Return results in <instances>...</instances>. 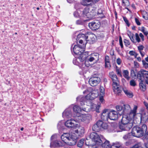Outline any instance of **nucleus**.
Listing matches in <instances>:
<instances>
[{
  "instance_id": "1",
  "label": "nucleus",
  "mask_w": 148,
  "mask_h": 148,
  "mask_svg": "<svg viewBox=\"0 0 148 148\" xmlns=\"http://www.w3.org/2000/svg\"><path fill=\"white\" fill-rule=\"evenodd\" d=\"M77 137L75 133H65L61 136V139L62 141L56 140L51 143V147L62 146L64 145V143L70 145H73L75 144Z\"/></svg>"
},
{
  "instance_id": "2",
  "label": "nucleus",
  "mask_w": 148,
  "mask_h": 148,
  "mask_svg": "<svg viewBox=\"0 0 148 148\" xmlns=\"http://www.w3.org/2000/svg\"><path fill=\"white\" fill-rule=\"evenodd\" d=\"M90 137L91 140V143L90 142L88 144H87L86 142V144L87 145H89V148H92V145H99L102 144V141L104 140V138L103 136L99 135L95 133H91L90 136Z\"/></svg>"
},
{
  "instance_id": "3",
  "label": "nucleus",
  "mask_w": 148,
  "mask_h": 148,
  "mask_svg": "<svg viewBox=\"0 0 148 148\" xmlns=\"http://www.w3.org/2000/svg\"><path fill=\"white\" fill-rule=\"evenodd\" d=\"M85 99V98L82 96H79L77 98V100L81 102L80 107L76 105H75L73 107V110L77 114V116L79 115V114L82 111L87 112L89 111L88 106L84 103V101Z\"/></svg>"
},
{
  "instance_id": "4",
  "label": "nucleus",
  "mask_w": 148,
  "mask_h": 148,
  "mask_svg": "<svg viewBox=\"0 0 148 148\" xmlns=\"http://www.w3.org/2000/svg\"><path fill=\"white\" fill-rule=\"evenodd\" d=\"M129 114L123 115L122 119V125L120 126V128L123 130H129L133 125L132 120H135L136 118H130Z\"/></svg>"
},
{
  "instance_id": "5",
  "label": "nucleus",
  "mask_w": 148,
  "mask_h": 148,
  "mask_svg": "<svg viewBox=\"0 0 148 148\" xmlns=\"http://www.w3.org/2000/svg\"><path fill=\"white\" fill-rule=\"evenodd\" d=\"M147 130V127L145 124L142 125L141 128L137 126H134L132 129V134L133 136L140 137L143 135Z\"/></svg>"
},
{
  "instance_id": "6",
  "label": "nucleus",
  "mask_w": 148,
  "mask_h": 148,
  "mask_svg": "<svg viewBox=\"0 0 148 148\" xmlns=\"http://www.w3.org/2000/svg\"><path fill=\"white\" fill-rule=\"evenodd\" d=\"M99 55L97 53H93L90 55H88V57L85 62V64L83 65L84 66H86L87 67L89 66L90 64L88 63V61L90 62H94L96 63L99 60Z\"/></svg>"
},
{
  "instance_id": "7",
  "label": "nucleus",
  "mask_w": 148,
  "mask_h": 148,
  "mask_svg": "<svg viewBox=\"0 0 148 148\" xmlns=\"http://www.w3.org/2000/svg\"><path fill=\"white\" fill-rule=\"evenodd\" d=\"M108 127V125L106 123L99 121L93 126L92 129L94 131L99 132L102 129H106Z\"/></svg>"
},
{
  "instance_id": "8",
  "label": "nucleus",
  "mask_w": 148,
  "mask_h": 148,
  "mask_svg": "<svg viewBox=\"0 0 148 148\" xmlns=\"http://www.w3.org/2000/svg\"><path fill=\"white\" fill-rule=\"evenodd\" d=\"M95 11L92 8H86L83 10L82 14V17L88 19L91 18L95 14Z\"/></svg>"
},
{
  "instance_id": "9",
  "label": "nucleus",
  "mask_w": 148,
  "mask_h": 148,
  "mask_svg": "<svg viewBox=\"0 0 148 148\" xmlns=\"http://www.w3.org/2000/svg\"><path fill=\"white\" fill-rule=\"evenodd\" d=\"M137 78L140 80H143L145 79L146 83L148 84V71L142 70L138 73Z\"/></svg>"
},
{
  "instance_id": "10",
  "label": "nucleus",
  "mask_w": 148,
  "mask_h": 148,
  "mask_svg": "<svg viewBox=\"0 0 148 148\" xmlns=\"http://www.w3.org/2000/svg\"><path fill=\"white\" fill-rule=\"evenodd\" d=\"M88 34H79L77 36V38H80L79 42L80 44L83 43V47H85L87 43V39L88 38Z\"/></svg>"
},
{
  "instance_id": "11",
  "label": "nucleus",
  "mask_w": 148,
  "mask_h": 148,
  "mask_svg": "<svg viewBox=\"0 0 148 148\" xmlns=\"http://www.w3.org/2000/svg\"><path fill=\"white\" fill-rule=\"evenodd\" d=\"M77 116L79 117V119L81 121L85 123H88L91 119V116L90 115L87 114H82Z\"/></svg>"
},
{
  "instance_id": "12",
  "label": "nucleus",
  "mask_w": 148,
  "mask_h": 148,
  "mask_svg": "<svg viewBox=\"0 0 148 148\" xmlns=\"http://www.w3.org/2000/svg\"><path fill=\"white\" fill-rule=\"evenodd\" d=\"M138 116H140V122L142 123H145L148 122V114L145 112L142 114L137 113L136 119H137Z\"/></svg>"
},
{
  "instance_id": "13",
  "label": "nucleus",
  "mask_w": 148,
  "mask_h": 148,
  "mask_svg": "<svg viewBox=\"0 0 148 148\" xmlns=\"http://www.w3.org/2000/svg\"><path fill=\"white\" fill-rule=\"evenodd\" d=\"M73 63L74 64L78 66L80 68H81L83 71H84L85 69L87 68L86 66H84L83 65L85 64H84L83 62L79 57L77 58H74L73 60Z\"/></svg>"
},
{
  "instance_id": "14",
  "label": "nucleus",
  "mask_w": 148,
  "mask_h": 148,
  "mask_svg": "<svg viewBox=\"0 0 148 148\" xmlns=\"http://www.w3.org/2000/svg\"><path fill=\"white\" fill-rule=\"evenodd\" d=\"M75 132L79 136H82L84 133V129L83 127L80 126L79 124L76 125Z\"/></svg>"
},
{
  "instance_id": "15",
  "label": "nucleus",
  "mask_w": 148,
  "mask_h": 148,
  "mask_svg": "<svg viewBox=\"0 0 148 148\" xmlns=\"http://www.w3.org/2000/svg\"><path fill=\"white\" fill-rule=\"evenodd\" d=\"M77 122L74 120L71 119L67 121L65 123V125L69 128H73L74 129L76 125L77 124Z\"/></svg>"
},
{
  "instance_id": "16",
  "label": "nucleus",
  "mask_w": 148,
  "mask_h": 148,
  "mask_svg": "<svg viewBox=\"0 0 148 148\" xmlns=\"http://www.w3.org/2000/svg\"><path fill=\"white\" fill-rule=\"evenodd\" d=\"M99 78L96 77H93L90 78L89 80V83L92 86H95L97 85L100 82Z\"/></svg>"
},
{
  "instance_id": "17",
  "label": "nucleus",
  "mask_w": 148,
  "mask_h": 148,
  "mask_svg": "<svg viewBox=\"0 0 148 148\" xmlns=\"http://www.w3.org/2000/svg\"><path fill=\"white\" fill-rule=\"evenodd\" d=\"M109 76L113 81L112 85L119 84V81L116 75L113 72H111L109 73Z\"/></svg>"
},
{
  "instance_id": "18",
  "label": "nucleus",
  "mask_w": 148,
  "mask_h": 148,
  "mask_svg": "<svg viewBox=\"0 0 148 148\" xmlns=\"http://www.w3.org/2000/svg\"><path fill=\"white\" fill-rule=\"evenodd\" d=\"M109 112L107 110H104L101 116V119L104 121H108L109 119Z\"/></svg>"
},
{
  "instance_id": "19",
  "label": "nucleus",
  "mask_w": 148,
  "mask_h": 148,
  "mask_svg": "<svg viewBox=\"0 0 148 148\" xmlns=\"http://www.w3.org/2000/svg\"><path fill=\"white\" fill-rule=\"evenodd\" d=\"M109 119L111 120H115L118 117V114L117 112L113 110L109 112Z\"/></svg>"
},
{
  "instance_id": "20",
  "label": "nucleus",
  "mask_w": 148,
  "mask_h": 148,
  "mask_svg": "<svg viewBox=\"0 0 148 148\" xmlns=\"http://www.w3.org/2000/svg\"><path fill=\"white\" fill-rule=\"evenodd\" d=\"M137 107L136 106H134V107L133 109L132 110H131L129 114L130 118H136L137 116V113H136V110Z\"/></svg>"
},
{
  "instance_id": "21",
  "label": "nucleus",
  "mask_w": 148,
  "mask_h": 148,
  "mask_svg": "<svg viewBox=\"0 0 148 148\" xmlns=\"http://www.w3.org/2000/svg\"><path fill=\"white\" fill-rule=\"evenodd\" d=\"M118 85L119 84L112 85L114 92L117 95H119L122 91L121 88L118 86Z\"/></svg>"
},
{
  "instance_id": "22",
  "label": "nucleus",
  "mask_w": 148,
  "mask_h": 148,
  "mask_svg": "<svg viewBox=\"0 0 148 148\" xmlns=\"http://www.w3.org/2000/svg\"><path fill=\"white\" fill-rule=\"evenodd\" d=\"M88 26L90 28L93 30H96L99 29L100 27V25L99 24L95 22L89 23Z\"/></svg>"
},
{
  "instance_id": "23",
  "label": "nucleus",
  "mask_w": 148,
  "mask_h": 148,
  "mask_svg": "<svg viewBox=\"0 0 148 148\" xmlns=\"http://www.w3.org/2000/svg\"><path fill=\"white\" fill-rule=\"evenodd\" d=\"M80 56L78 57L79 59L81 60L83 62L85 60H87V58L88 57V52H83L80 53Z\"/></svg>"
},
{
  "instance_id": "24",
  "label": "nucleus",
  "mask_w": 148,
  "mask_h": 148,
  "mask_svg": "<svg viewBox=\"0 0 148 148\" xmlns=\"http://www.w3.org/2000/svg\"><path fill=\"white\" fill-rule=\"evenodd\" d=\"M83 93L87 94L85 97L86 99L90 100H92L93 99V98H92V95H91V89H88L86 90L85 91L83 92Z\"/></svg>"
},
{
  "instance_id": "25",
  "label": "nucleus",
  "mask_w": 148,
  "mask_h": 148,
  "mask_svg": "<svg viewBox=\"0 0 148 148\" xmlns=\"http://www.w3.org/2000/svg\"><path fill=\"white\" fill-rule=\"evenodd\" d=\"M102 147L103 148H109L111 147L109 141L104 138V140L102 141Z\"/></svg>"
},
{
  "instance_id": "26",
  "label": "nucleus",
  "mask_w": 148,
  "mask_h": 148,
  "mask_svg": "<svg viewBox=\"0 0 148 148\" xmlns=\"http://www.w3.org/2000/svg\"><path fill=\"white\" fill-rule=\"evenodd\" d=\"M81 48L77 45H75L73 48V51L74 53L77 55H79L82 51Z\"/></svg>"
},
{
  "instance_id": "27",
  "label": "nucleus",
  "mask_w": 148,
  "mask_h": 148,
  "mask_svg": "<svg viewBox=\"0 0 148 148\" xmlns=\"http://www.w3.org/2000/svg\"><path fill=\"white\" fill-rule=\"evenodd\" d=\"M139 83L140 88L143 91H145L146 90V84L143 80H140Z\"/></svg>"
},
{
  "instance_id": "28",
  "label": "nucleus",
  "mask_w": 148,
  "mask_h": 148,
  "mask_svg": "<svg viewBox=\"0 0 148 148\" xmlns=\"http://www.w3.org/2000/svg\"><path fill=\"white\" fill-rule=\"evenodd\" d=\"M144 47L142 45L139 46L138 47V49L142 57H143L145 54V52H143V50L144 49Z\"/></svg>"
},
{
  "instance_id": "29",
  "label": "nucleus",
  "mask_w": 148,
  "mask_h": 148,
  "mask_svg": "<svg viewBox=\"0 0 148 148\" xmlns=\"http://www.w3.org/2000/svg\"><path fill=\"white\" fill-rule=\"evenodd\" d=\"M91 95H92V98H93V99L99 95L97 90H92V91L91 90Z\"/></svg>"
},
{
  "instance_id": "30",
  "label": "nucleus",
  "mask_w": 148,
  "mask_h": 148,
  "mask_svg": "<svg viewBox=\"0 0 148 148\" xmlns=\"http://www.w3.org/2000/svg\"><path fill=\"white\" fill-rule=\"evenodd\" d=\"M123 77L127 80H129L130 77L129 76L128 71L127 70H124L123 71Z\"/></svg>"
},
{
  "instance_id": "31",
  "label": "nucleus",
  "mask_w": 148,
  "mask_h": 148,
  "mask_svg": "<svg viewBox=\"0 0 148 148\" xmlns=\"http://www.w3.org/2000/svg\"><path fill=\"white\" fill-rule=\"evenodd\" d=\"M71 116V112L70 110H66L63 112V116L67 118L70 117Z\"/></svg>"
},
{
  "instance_id": "32",
  "label": "nucleus",
  "mask_w": 148,
  "mask_h": 148,
  "mask_svg": "<svg viewBox=\"0 0 148 148\" xmlns=\"http://www.w3.org/2000/svg\"><path fill=\"white\" fill-rule=\"evenodd\" d=\"M88 36L89 39L88 40L91 41L92 42H94L96 40V37L93 34H88Z\"/></svg>"
},
{
  "instance_id": "33",
  "label": "nucleus",
  "mask_w": 148,
  "mask_h": 148,
  "mask_svg": "<svg viewBox=\"0 0 148 148\" xmlns=\"http://www.w3.org/2000/svg\"><path fill=\"white\" fill-rule=\"evenodd\" d=\"M123 91L127 96L129 97H133V95L132 93L129 91L126 88H124L123 89Z\"/></svg>"
},
{
  "instance_id": "34",
  "label": "nucleus",
  "mask_w": 148,
  "mask_h": 148,
  "mask_svg": "<svg viewBox=\"0 0 148 148\" xmlns=\"http://www.w3.org/2000/svg\"><path fill=\"white\" fill-rule=\"evenodd\" d=\"M128 35L129 36V38H130V40L132 41V42L134 44H136V41L134 40V35L131 33L130 32H129V33H128Z\"/></svg>"
},
{
  "instance_id": "35",
  "label": "nucleus",
  "mask_w": 148,
  "mask_h": 148,
  "mask_svg": "<svg viewBox=\"0 0 148 148\" xmlns=\"http://www.w3.org/2000/svg\"><path fill=\"white\" fill-rule=\"evenodd\" d=\"M88 20V19H84L83 18H81L77 20L76 21V23L77 24L82 25Z\"/></svg>"
},
{
  "instance_id": "36",
  "label": "nucleus",
  "mask_w": 148,
  "mask_h": 148,
  "mask_svg": "<svg viewBox=\"0 0 148 148\" xmlns=\"http://www.w3.org/2000/svg\"><path fill=\"white\" fill-rule=\"evenodd\" d=\"M81 3L83 5L87 6L91 3L90 0H82Z\"/></svg>"
},
{
  "instance_id": "37",
  "label": "nucleus",
  "mask_w": 148,
  "mask_h": 148,
  "mask_svg": "<svg viewBox=\"0 0 148 148\" xmlns=\"http://www.w3.org/2000/svg\"><path fill=\"white\" fill-rule=\"evenodd\" d=\"M123 106L124 108V110H123L125 112H127L131 110V108L129 105L126 104L124 105Z\"/></svg>"
},
{
  "instance_id": "38",
  "label": "nucleus",
  "mask_w": 148,
  "mask_h": 148,
  "mask_svg": "<svg viewBox=\"0 0 148 148\" xmlns=\"http://www.w3.org/2000/svg\"><path fill=\"white\" fill-rule=\"evenodd\" d=\"M85 142V140L83 139L80 140L78 142L77 146L79 147H82Z\"/></svg>"
},
{
  "instance_id": "39",
  "label": "nucleus",
  "mask_w": 148,
  "mask_h": 148,
  "mask_svg": "<svg viewBox=\"0 0 148 148\" xmlns=\"http://www.w3.org/2000/svg\"><path fill=\"white\" fill-rule=\"evenodd\" d=\"M121 145L119 143L114 144L111 147V148H121Z\"/></svg>"
},
{
  "instance_id": "40",
  "label": "nucleus",
  "mask_w": 148,
  "mask_h": 148,
  "mask_svg": "<svg viewBox=\"0 0 148 148\" xmlns=\"http://www.w3.org/2000/svg\"><path fill=\"white\" fill-rule=\"evenodd\" d=\"M99 90L100 95H104L105 93V89L103 87L101 86L100 87Z\"/></svg>"
},
{
  "instance_id": "41",
  "label": "nucleus",
  "mask_w": 148,
  "mask_h": 148,
  "mask_svg": "<svg viewBox=\"0 0 148 148\" xmlns=\"http://www.w3.org/2000/svg\"><path fill=\"white\" fill-rule=\"evenodd\" d=\"M116 72L117 74L119 75L121 77H122V76L121 71V69L119 68H117L116 70Z\"/></svg>"
},
{
  "instance_id": "42",
  "label": "nucleus",
  "mask_w": 148,
  "mask_h": 148,
  "mask_svg": "<svg viewBox=\"0 0 148 148\" xmlns=\"http://www.w3.org/2000/svg\"><path fill=\"white\" fill-rule=\"evenodd\" d=\"M135 39L136 42H137L138 43L140 42L141 41V40L140 38L139 35L137 33H136L135 34Z\"/></svg>"
},
{
  "instance_id": "43",
  "label": "nucleus",
  "mask_w": 148,
  "mask_h": 148,
  "mask_svg": "<svg viewBox=\"0 0 148 148\" xmlns=\"http://www.w3.org/2000/svg\"><path fill=\"white\" fill-rule=\"evenodd\" d=\"M80 12L79 11L75 12L74 13V16L76 17H79L80 16L79 13Z\"/></svg>"
},
{
  "instance_id": "44",
  "label": "nucleus",
  "mask_w": 148,
  "mask_h": 148,
  "mask_svg": "<svg viewBox=\"0 0 148 148\" xmlns=\"http://www.w3.org/2000/svg\"><path fill=\"white\" fill-rule=\"evenodd\" d=\"M130 85L133 86H135L136 85V83L135 81L134 80H131L130 81Z\"/></svg>"
},
{
  "instance_id": "45",
  "label": "nucleus",
  "mask_w": 148,
  "mask_h": 148,
  "mask_svg": "<svg viewBox=\"0 0 148 148\" xmlns=\"http://www.w3.org/2000/svg\"><path fill=\"white\" fill-rule=\"evenodd\" d=\"M143 64V66L145 68H148V63H147L145 60H142Z\"/></svg>"
},
{
  "instance_id": "46",
  "label": "nucleus",
  "mask_w": 148,
  "mask_h": 148,
  "mask_svg": "<svg viewBox=\"0 0 148 148\" xmlns=\"http://www.w3.org/2000/svg\"><path fill=\"white\" fill-rule=\"evenodd\" d=\"M141 146V144L140 143H139L134 145V148H143Z\"/></svg>"
},
{
  "instance_id": "47",
  "label": "nucleus",
  "mask_w": 148,
  "mask_h": 148,
  "mask_svg": "<svg viewBox=\"0 0 148 148\" xmlns=\"http://www.w3.org/2000/svg\"><path fill=\"white\" fill-rule=\"evenodd\" d=\"M110 65L109 61H107L105 62L106 68L109 69L110 68Z\"/></svg>"
},
{
  "instance_id": "48",
  "label": "nucleus",
  "mask_w": 148,
  "mask_h": 148,
  "mask_svg": "<svg viewBox=\"0 0 148 148\" xmlns=\"http://www.w3.org/2000/svg\"><path fill=\"white\" fill-rule=\"evenodd\" d=\"M123 19L124 21L125 22L127 25L128 27H129L130 25V24L129 22V21L127 18L125 17H123Z\"/></svg>"
},
{
  "instance_id": "49",
  "label": "nucleus",
  "mask_w": 148,
  "mask_h": 148,
  "mask_svg": "<svg viewBox=\"0 0 148 148\" xmlns=\"http://www.w3.org/2000/svg\"><path fill=\"white\" fill-rule=\"evenodd\" d=\"M94 106L95 108V110L98 113L99 112V109L100 107V106L99 105H95Z\"/></svg>"
},
{
  "instance_id": "50",
  "label": "nucleus",
  "mask_w": 148,
  "mask_h": 148,
  "mask_svg": "<svg viewBox=\"0 0 148 148\" xmlns=\"http://www.w3.org/2000/svg\"><path fill=\"white\" fill-rule=\"evenodd\" d=\"M124 43L125 45L127 47L130 45V42L129 41L126 39L124 40Z\"/></svg>"
},
{
  "instance_id": "51",
  "label": "nucleus",
  "mask_w": 148,
  "mask_h": 148,
  "mask_svg": "<svg viewBox=\"0 0 148 148\" xmlns=\"http://www.w3.org/2000/svg\"><path fill=\"white\" fill-rule=\"evenodd\" d=\"M101 96L99 97V100L100 101L101 103H103L104 101V99H103V96L104 95H101Z\"/></svg>"
},
{
  "instance_id": "52",
  "label": "nucleus",
  "mask_w": 148,
  "mask_h": 148,
  "mask_svg": "<svg viewBox=\"0 0 148 148\" xmlns=\"http://www.w3.org/2000/svg\"><path fill=\"white\" fill-rule=\"evenodd\" d=\"M135 20L136 23L138 25H140V23L138 18H135Z\"/></svg>"
},
{
  "instance_id": "53",
  "label": "nucleus",
  "mask_w": 148,
  "mask_h": 148,
  "mask_svg": "<svg viewBox=\"0 0 148 148\" xmlns=\"http://www.w3.org/2000/svg\"><path fill=\"white\" fill-rule=\"evenodd\" d=\"M139 36L141 38V40L142 41H143L144 40V36L142 33H140L139 35Z\"/></svg>"
},
{
  "instance_id": "54",
  "label": "nucleus",
  "mask_w": 148,
  "mask_h": 148,
  "mask_svg": "<svg viewBox=\"0 0 148 148\" xmlns=\"http://www.w3.org/2000/svg\"><path fill=\"white\" fill-rule=\"evenodd\" d=\"M116 108L118 111H120L122 110V107L119 106H116Z\"/></svg>"
},
{
  "instance_id": "55",
  "label": "nucleus",
  "mask_w": 148,
  "mask_h": 148,
  "mask_svg": "<svg viewBox=\"0 0 148 148\" xmlns=\"http://www.w3.org/2000/svg\"><path fill=\"white\" fill-rule=\"evenodd\" d=\"M121 60L119 58H118L117 59L116 62L118 65H120L121 64Z\"/></svg>"
},
{
  "instance_id": "56",
  "label": "nucleus",
  "mask_w": 148,
  "mask_h": 148,
  "mask_svg": "<svg viewBox=\"0 0 148 148\" xmlns=\"http://www.w3.org/2000/svg\"><path fill=\"white\" fill-rule=\"evenodd\" d=\"M131 75L132 76H135V74L134 71L133 70H131Z\"/></svg>"
},
{
  "instance_id": "57",
  "label": "nucleus",
  "mask_w": 148,
  "mask_h": 148,
  "mask_svg": "<svg viewBox=\"0 0 148 148\" xmlns=\"http://www.w3.org/2000/svg\"><path fill=\"white\" fill-rule=\"evenodd\" d=\"M119 40L120 45L121 47L123 48V43H122V41L121 37L120 38Z\"/></svg>"
},
{
  "instance_id": "58",
  "label": "nucleus",
  "mask_w": 148,
  "mask_h": 148,
  "mask_svg": "<svg viewBox=\"0 0 148 148\" xmlns=\"http://www.w3.org/2000/svg\"><path fill=\"white\" fill-rule=\"evenodd\" d=\"M129 136V134H126V135H124L123 136V138L124 139L126 140V139H127L128 138Z\"/></svg>"
},
{
  "instance_id": "59",
  "label": "nucleus",
  "mask_w": 148,
  "mask_h": 148,
  "mask_svg": "<svg viewBox=\"0 0 148 148\" xmlns=\"http://www.w3.org/2000/svg\"><path fill=\"white\" fill-rule=\"evenodd\" d=\"M143 17L144 18H145L146 20L148 19V15L147 14H146L145 15H143Z\"/></svg>"
},
{
  "instance_id": "60",
  "label": "nucleus",
  "mask_w": 148,
  "mask_h": 148,
  "mask_svg": "<svg viewBox=\"0 0 148 148\" xmlns=\"http://www.w3.org/2000/svg\"><path fill=\"white\" fill-rule=\"evenodd\" d=\"M129 53L131 56H133L135 52L133 51H130Z\"/></svg>"
},
{
  "instance_id": "61",
  "label": "nucleus",
  "mask_w": 148,
  "mask_h": 148,
  "mask_svg": "<svg viewBox=\"0 0 148 148\" xmlns=\"http://www.w3.org/2000/svg\"><path fill=\"white\" fill-rule=\"evenodd\" d=\"M144 103L147 109L148 110V103L145 101L144 102Z\"/></svg>"
},
{
  "instance_id": "62",
  "label": "nucleus",
  "mask_w": 148,
  "mask_h": 148,
  "mask_svg": "<svg viewBox=\"0 0 148 148\" xmlns=\"http://www.w3.org/2000/svg\"><path fill=\"white\" fill-rule=\"evenodd\" d=\"M107 61H109V57L108 56H106L105 58V62H106Z\"/></svg>"
},
{
  "instance_id": "63",
  "label": "nucleus",
  "mask_w": 148,
  "mask_h": 148,
  "mask_svg": "<svg viewBox=\"0 0 148 148\" xmlns=\"http://www.w3.org/2000/svg\"><path fill=\"white\" fill-rule=\"evenodd\" d=\"M145 28L143 27H142L141 28V31L143 32L144 33V32H145L146 31L145 30Z\"/></svg>"
},
{
  "instance_id": "64",
  "label": "nucleus",
  "mask_w": 148,
  "mask_h": 148,
  "mask_svg": "<svg viewBox=\"0 0 148 148\" xmlns=\"http://www.w3.org/2000/svg\"><path fill=\"white\" fill-rule=\"evenodd\" d=\"M134 64L135 66L136 67H138L139 66L138 63L136 62H134Z\"/></svg>"
}]
</instances>
